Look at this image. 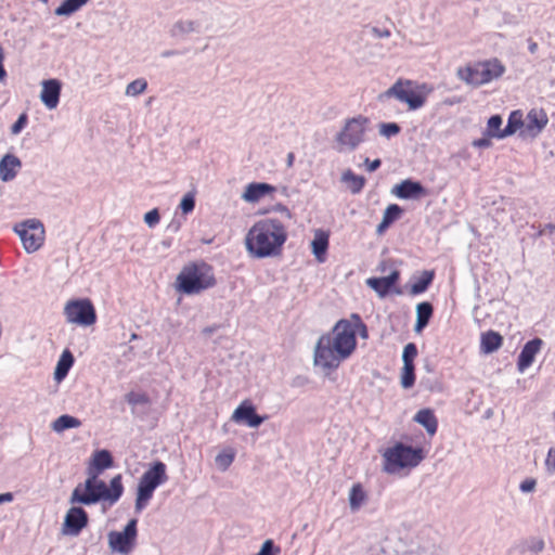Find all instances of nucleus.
Returning <instances> with one entry per match:
<instances>
[{"label":"nucleus","mask_w":555,"mask_h":555,"mask_svg":"<svg viewBox=\"0 0 555 555\" xmlns=\"http://www.w3.org/2000/svg\"><path fill=\"white\" fill-rule=\"evenodd\" d=\"M505 73V64L498 57H490L459 67L456 77L466 86L480 88L500 80Z\"/></svg>","instance_id":"obj_5"},{"label":"nucleus","mask_w":555,"mask_h":555,"mask_svg":"<svg viewBox=\"0 0 555 555\" xmlns=\"http://www.w3.org/2000/svg\"><path fill=\"white\" fill-rule=\"evenodd\" d=\"M414 422L422 426L428 436H434L437 431L438 422L430 409H421L418 410L414 417Z\"/></svg>","instance_id":"obj_29"},{"label":"nucleus","mask_w":555,"mask_h":555,"mask_svg":"<svg viewBox=\"0 0 555 555\" xmlns=\"http://www.w3.org/2000/svg\"><path fill=\"white\" fill-rule=\"evenodd\" d=\"M330 245V231L324 229H314L312 240L310 241L311 254L319 263L326 259V253Z\"/></svg>","instance_id":"obj_21"},{"label":"nucleus","mask_w":555,"mask_h":555,"mask_svg":"<svg viewBox=\"0 0 555 555\" xmlns=\"http://www.w3.org/2000/svg\"><path fill=\"white\" fill-rule=\"evenodd\" d=\"M195 194L193 192L184 193L180 199L179 208L183 215H188L194 210Z\"/></svg>","instance_id":"obj_38"},{"label":"nucleus","mask_w":555,"mask_h":555,"mask_svg":"<svg viewBox=\"0 0 555 555\" xmlns=\"http://www.w3.org/2000/svg\"><path fill=\"white\" fill-rule=\"evenodd\" d=\"M166 481V465L160 461L152 462L138 481L134 511L141 513L151 501L154 491Z\"/></svg>","instance_id":"obj_7"},{"label":"nucleus","mask_w":555,"mask_h":555,"mask_svg":"<svg viewBox=\"0 0 555 555\" xmlns=\"http://www.w3.org/2000/svg\"><path fill=\"white\" fill-rule=\"evenodd\" d=\"M21 168V160L13 154H5L0 159V180L8 182L13 180Z\"/></svg>","instance_id":"obj_25"},{"label":"nucleus","mask_w":555,"mask_h":555,"mask_svg":"<svg viewBox=\"0 0 555 555\" xmlns=\"http://www.w3.org/2000/svg\"><path fill=\"white\" fill-rule=\"evenodd\" d=\"M543 465L547 474H555V447L547 450Z\"/></svg>","instance_id":"obj_40"},{"label":"nucleus","mask_w":555,"mask_h":555,"mask_svg":"<svg viewBox=\"0 0 555 555\" xmlns=\"http://www.w3.org/2000/svg\"><path fill=\"white\" fill-rule=\"evenodd\" d=\"M13 232L17 235L23 250L30 255L40 250L46 242V229L43 223L36 218L17 222L13 225Z\"/></svg>","instance_id":"obj_10"},{"label":"nucleus","mask_w":555,"mask_h":555,"mask_svg":"<svg viewBox=\"0 0 555 555\" xmlns=\"http://www.w3.org/2000/svg\"><path fill=\"white\" fill-rule=\"evenodd\" d=\"M74 365V357L67 349L63 350L53 371V380L60 384L67 376Z\"/></svg>","instance_id":"obj_28"},{"label":"nucleus","mask_w":555,"mask_h":555,"mask_svg":"<svg viewBox=\"0 0 555 555\" xmlns=\"http://www.w3.org/2000/svg\"><path fill=\"white\" fill-rule=\"evenodd\" d=\"M402 210L401 208L396 205L391 204L388 205L384 212L380 222L376 227V233L378 235L383 234L385 230L396 220L400 217Z\"/></svg>","instance_id":"obj_35"},{"label":"nucleus","mask_w":555,"mask_h":555,"mask_svg":"<svg viewBox=\"0 0 555 555\" xmlns=\"http://www.w3.org/2000/svg\"><path fill=\"white\" fill-rule=\"evenodd\" d=\"M427 456V443L422 433L402 434L380 451L382 472L388 476L409 474Z\"/></svg>","instance_id":"obj_2"},{"label":"nucleus","mask_w":555,"mask_h":555,"mask_svg":"<svg viewBox=\"0 0 555 555\" xmlns=\"http://www.w3.org/2000/svg\"><path fill=\"white\" fill-rule=\"evenodd\" d=\"M65 322L72 326L89 327L96 321L93 304L88 298H74L63 306Z\"/></svg>","instance_id":"obj_11"},{"label":"nucleus","mask_w":555,"mask_h":555,"mask_svg":"<svg viewBox=\"0 0 555 555\" xmlns=\"http://www.w3.org/2000/svg\"><path fill=\"white\" fill-rule=\"evenodd\" d=\"M513 113L507 117V124L503 127V118L500 115H492L487 119L485 135L488 139L504 140L514 135Z\"/></svg>","instance_id":"obj_16"},{"label":"nucleus","mask_w":555,"mask_h":555,"mask_svg":"<svg viewBox=\"0 0 555 555\" xmlns=\"http://www.w3.org/2000/svg\"><path fill=\"white\" fill-rule=\"evenodd\" d=\"M348 507L352 513L359 512L367 502V492L364 487L357 482L348 490Z\"/></svg>","instance_id":"obj_27"},{"label":"nucleus","mask_w":555,"mask_h":555,"mask_svg":"<svg viewBox=\"0 0 555 555\" xmlns=\"http://www.w3.org/2000/svg\"><path fill=\"white\" fill-rule=\"evenodd\" d=\"M340 181L345 189L352 194H358L362 191L365 179L362 176L354 175L351 170H344L340 175Z\"/></svg>","instance_id":"obj_32"},{"label":"nucleus","mask_w":555,"mask_h":555,"mask_svg":"<svg viewBox=\"0 0 555 555\" xmlns=\"http://www.w3.org/2000/svg\"><path fill=\"white\" fill-rule=\"evenodd\" d=\"M417 350L414 344H406L402 351V370L400 375V383L403 388H410L414 384V359Z\"/></svg>","instance_id":"obj_19"},{"label":"nucleus","mask_w":555,"mask_h":555,"mask_svg":"<svg viewBox=\"0 0 555 555\" xmlns=\"http://www.w3.org/2000/svg\"><path fill=\"white\" fill-rule=\"evenodd\" d=\"M13 501V494L11 492L0 493V504L11 503Z\"/></svg>","instance_id":"obj_47"},{"label":"nucleus","mask_w":555,"mask_h":555,"mask_svg":"<svg viewBox=\"0 0 555 555\" xmlns=\"http://www.w3.org/2000/svg\"><path fill=\"white\" fill-rule=\"evenodd\" d=\"M364 165L366 166V169L369 171H374V170H376L379 167L380 160L378 158L373 159V160H370V159L365 158L364 159Z\"/></svg>","instance_id":"obj_46"},{"label":"nucleus","mask_w":555,"mask_h":555,"mask_svg":"<svg viewBox=\"0 0 555 555\" xmlns=\"http://www.w3.org/2000/svg\"><path fill=\"white\" fill-rule=\"evenodd\" d=\"M514 135L522 139L538 138L548 125V115L541 106H532L526 114L519 108L513 109Z\"/></svg>","instance_id":"obj_8"},{"label":"nucleus","mask_w":555,"mask_h":555,"mask_svg":"<svg viewBox=\"0 0 555 555\" xmlns=\"http://www.w3.org/2000/svg\"><path fill=\"white\" fill-rule=\"evenodd\" d=\"M216 283L212 268L205 262L188 263L179 271L175 280V289L184 295H196Z\"/></svg>","instance_id":"obj_6"},{"label":"nucleus","mask_w":555,"mask_h":555,"mask_svg":"<svg viewBox=\"0 0 555 555\" xmlns=\"http://www.w3.org/2000/svg\"><path fill=\"white\" fill-rule=\"evenodd\" d=\"M3 59H4V53H3L2 48L0 47V81H3V79L5 78V70L2 65Z\"/></svg>","instance_id":"obj_48"},{"label":"nucleus","mask_w":555,"mask_h":555,"mask_svg":"<svg viewBox=\"0 0 555 555\" xmlns=\"http://www.w3.org/2000/svg\"><path fill=\"white\" fill-rule=\"evenodd\" d=\"M399 130H400L399 126L395 122L382 124L379 126L380 135L386 137V138L396 135L399 132Z\"/></svg>","instance_id":"obj_41"},{"label":"nucleus","mask_w":555,"mask_h":555,"mask_svg":"<svg viewBox=\"0 0 555 555\" xmlns=\"http://www.w3.org/2000/svg\"><path fill=\"white\" fill-rule=\"evenodd\" d=\"M273 211L282 215L287 220H291L293 218L292 211L283 204H275L273 206Z\"/></svg>","instance_id":"obj_44"},{"label":"nucleus","mask_w":555,"mask_h":555,"mask_svg":"<svg viewBox=\"0 0 555 555\" xmlns=\"http://www.w3.org/2000/svg\"><path fill=\"white\" fill-rule=\"evenodd\" d=\"M287 240L285 225L274 217L255 221L244 237L247 255L254 259L276 258Z\"/></svg>","instance_id":"obj_3"},{"label":"nucleus","mask_w":555,"mask_h":555,"mask_svg":"<svg viewBox=\"0 0 555 555\" xmlns=\"http://www.w3.org/2000/svg\"><path fill=\"white\" fill-rule=\"evenodd\" d=\"M535 488H537V480L534 478L524 479L519 483V489L522 493H531L535 490Z\"/></svg>","instance_id":"obj_42"},{"label":"nucleus","mask_w":555,"mask_h":555,"mask_svg":"<svg viewBox=\"0 0 555 555\" xmlns=\"http://www.w3.org/2000/svg\"><path fill=\"white\" fill-rule=\"evenodd\" d=\"M146 86L147 83L144 79H135L126 86L125 95L127 98H135L145 91Z\"/></svg>","instance_id":"obj_37"},{"label":"nucleus","mask_w":555,"mask_h":555,"mask_svg":"<svg viewBox=\"0 0 555 555\" xmlns=\"http://www.w3.org/2000/svg\"><path fill=\"white\" fill-rule=\"evenodd\" d=\"M26 124V116L22 114L17 120L13 124L11 131L13 134H17Z\"/></svg>","instance_id":"obj_45"},{"label":"nucleus","mask_w":555,"mask_h":555,"mask_svg":"<svg viewBox=\"0 0 555 555\" xmlns=\"http://www.w3.org/2000/svg\"><path fill=\"white\" fill-rule=\"evenodd\" d=\"M87 524V513L79 506H73L67 509L64 516L61 532L65 537H76Z\"/></svg>","instance_id":"obj_15"},{"label":"nucleus","mask_w":555,"mask_h":555,"mask_svg":"<svg viewBox=\"0 0 555 555\" xmlns=\"http://www.w3.org/2000/svg\"><path fill=\"white\" fill-rule=\"evenodd\" d=\"M113 466V457L107 450L95 451L89 462L88 474L100 475L105 469Z\"/></svg>","instance_id":"obj_26"},{"label":"nucleus","mask_w":555,"mask_h":555,"mask_svg":"<svg viewBox=\"0 0 555 555\" xmlns=\"http://www.w3.org/2000/svg\"><path fill=\"white\" fill-rule=\"evenodd\" d=\"M41 3L47 4L49 0H39Z\"/></svg>","instance_id":"obj_51"},{"label":"nucleus","mask_w":555,"mask_h":555,"mask_svg":"<svg viewBox=\"0 0 555 555\" xmlns=\"http://www.w3.org/2000/svg\"><path fill=\"white\" fill-rule=\"evenodd\" d=\"M488 140L487 139H481V140H478V141H475L474 142V146H477V147H483V146H488Z\"/></svg>","instance_id":"obj_49"},{"label":"nucleus","mask_w":555,"mask_h":555,"mask_svg":"<svg viewBox=\"0 0 555 555\" xmlns=\"http://www.w3.org/2000/svg\"><path fill=\"white\" fill-rule=\"evenodd\" d=\"M543 548L544 542L539 538H532L527 542V550L532 553H540Z\"/></svg>","instance_id":"obj_43"},{"label":"nucleus","mask_w":555,"mask_h":555,"mask_svg":"<svg viewBox=\"0 0 555 555\" xmlns=\"http://www.w3.org/2000/svg\"><path fill=\"white\" fill-rule=\"evenodd\" d=\"M502 336L493 331L486 332L480 337V348L486 354L496 351L502 346Z\"/></svg>","instance_id":"obj_34"},{"label":"nucleus","mask_w":555,"mask_h":555,"mask_svg":"<svg viewBox=\"0 0 555 555\" xmlns=\"http://www.w3.org/2000/svg\"><path fill=\"white\" fill-rule=\"evenodd\" d=\"M542 346V340L539 338L529 340L525 344L524 348L521 349L518 362H517V369L520 373H524L534 361L535 356L539 353Z\"/></svg>","instance_id":"obj_23"},{"label":"nucleus","mask_w":555,"mask_h":555,"mask_svg":"<svg viewBox=\"0 0 555 555\" xmlns=\"http://www.w3.org/2000/svg\"><path fill=\"white\" fill-rule=\"evenodd\" d=\"M90 0H62L54 9V15L57 17H69L80 11Z\"/></svg>","instance_id":"obj_30"},{"label":"nucleus","mask_w":555,"mask_h":555,"mask_svg":"<svg viewBox=\"0 0 555 555\" xmlns=\"http://www.w3.org/2000/svg\"><path fill=\"white\" fill-rule=\"evenodd\" d=\"M389 35H390V34H389V31H388V30H383V31L378 33V36H379V37H384V38L389 37Z\"/></svg>","instance_id":"obj_50"},{"label":"nucleus","mask_w":555,"mask_h":555,"mask_svg":"<svg viewBox=\"0 0 555 555\" xmlns=\"http://www.w3.org/2000/svg\"><path fill=\"white\" fill-rule=\"evenodd\" d=\"M235 456L236 451L231 446L219 449L212 459L215 469L221 474L227 473L233 465Z\"/></svg>","instance_id":"obj_24"},{"label":"nucleus","mask_w":555,"mask_h":555,"mask_svg":"<svg viewBox=\"0 0 555 555\" xmlns=\"http://www.w3.org/2000/svg\"><path fill=\"white\" fill-rule=\"evenodd\" d=\"M386 98H395L408 105L411 111L420 109L426 101V94L411 87L410 81H396L384 93Z\"/></svg>","instance_id":"obj_13"},{"label":"nucleus","mask_w":555,"mask_h":555,"mask_svg":"<svg viewBox=\"0 0 555 555\" xmlns=\"http://www.w3.org/2000/svg\"><path fill=\"white\" fill-rule=\"evenodd\" d=\"M266 417L256 412V406L248 400L241 401L232 411L231 421L236 425H244L249 428H257Z\"/></svg>","instance_id":"obj_14"},{"label":"nucleus","mask_w":555,"mask_h":555,"mask_svg":"<svg viewBox=\"0 0 555 555\" xmlns=\"http://www.w3.org/2000/svg\"><path fill=\"white\" fill-rule=\"evenodd\" d=\"M139 530L135 518L129 519L120 529L106 533V546L109 555H133L138 547Z\"/></svg>","instance_id":"obj_9"},{"label":"nucleus","mask_w":555,"mask_h":555,"mask_svg":"<svg viewBox=\"0 0 555 555\" xmlns=\"http://www.w3.org/2000/svg\"><path fill=\"white\" fill-rule=\"evenodd\" d=\"M62 82L55 78L44 79L40 82L39 100L49 111H53L60 103Z\"/></svg>","instance_id":"obj_17"},{"label":"nucleus","mask_w":555,"mask_h":555,"mask_svg":"<svg viewBox=\"0 0 555 555\" xmlns=\"http://www.w3.org/2000/svg\"><path fill=\"white\" fill-rule=\"evenodd\" d=\"M124 486L120 475L114 476L107 486L96 474H88L86 480L78 483L69 498L72 504L93 505L104 502L115 504L122 495Z\"/></svg>","instance_id":"obj_4"},{"label":"nucleus","mask_w":555,"mask_h":555,"mask_svg":"<svg viewBox=\"0 0 555 555\" xmlns=\"http://www.w3.org/2000/svg\"><path fill=\"white\" fill-rule=\"evenodd\" d=\"M357 335L367 339V328L358 314L338 320L315 341L312 351L313 367L324 374L336 370L357 348Z\"/></svg>","instance_id":"obj_1"},{"label":"nucleus","mask_w":555,"mask_h":555,"mask_svg":"<svg viewBox=\"0 0 555 555\" xmlns=\"http://www.w3.org/2000/svg\"><path fill=\"white\" fill-rule=\"evenodd\" d=\"M160 221V214L157 208H152L143 215V222L149 229L155 228Z\"/></svg>","instance_id":"obj_39"},{"label":"nucleus","mask_w":555,"mask_h":555,"mask_svg":"<svg viewBox=\"0 0 555 555\" xmlns=\"http://www.w3.org/2000/svg\"><path fill=\"white\" fill-rule=\"evenodd\" d=\"M367 129V119L356 117L348 120L336 137V149L340 153L353 151L364 138Z\"/></svg>","instance_id":"obj_12"},{"label":"nucleus","mask_w":555,"mask_h":555,"mask_svg":"<svg viewBox=\"0 0 555 555\" xmlns=\"http://www.w3.org/2000/svg\"><path fill=\"white\" fill-rule=\"evenodd\" d=\"M80 426V420L69 414H62L51 423V429L55 434H62L68 429H77Z\"/></svg>","instance_id":"obj_33"},{"label":"nucleus","mask_w":555,"mask_h":555,"mask_svg":"<svg viewBox=\"0 0 555 555\" xmlns=\"http://www.w3.org/2000/svg\"><path fill=\"white\" fill-rule=\"evenodd\" d=\"M275 188L266 182H250L241 193V199L249 205H256L263 198L272 196Z\"/></svg>","instance_id":"obj_18"},{"label":"nucleus","mask_w":555,"mask_h":555,"mask_svg":"<svg viewBox=\"0 0 555 555\" xmlns=\"http://www.w3.org/2000/svg\"><path fill=\"white\" fill-rule=\"evenodd\" d=\"M434 279L433 270H424L421 272L418 279L411 285L410 293L417 295L424 293Z\"/></svg>","instance_id":"obj_36"},{"label":"nucleus","mask_w":555,"mask_h":555,"mask_svg":"<svg viewBox=\"0 0 555 555\" xmlns=\"http://www.w3.org/2000/svg\"><path fill=\"white\" fill-rule=\"evenodd\" d=\"M399 280V271L392 270L387 276L369 278L366 285L372 288L380 298L395 291V286Z\"/></svg>","instance_id":"obj_22"},{"label":"nucleus","mask_w":555,"mask_h":555,"mask_svg":"<svg viewBox=\"0 0 555 555\" xmlns=\"http://www.w3.org/2000/svg\"><path fill=\"white\" fill-rule=\"evenodd\" d=\"M390 193L399 199L409 201L424 196L426 191L420 182L405 179L393 185Z\"/></svg>","instance_id":"obj_20"},{"label":"nucleus","mask_w":555,"mask_h":555,"mask_svg":"<svg viewBox=\"0 0 555 555\" xmlns=\"http://www.w3.org/2000/svg\"><path fill=\"white\" fill-rule=\"evenodd\" d=\"M431 315H433V306L429 302L423 301V302L417 304L415 307L414 332L421 333L423 331V328L427 325Z\"/></svg>","instance_id":"obj_31"}]
</instances>
